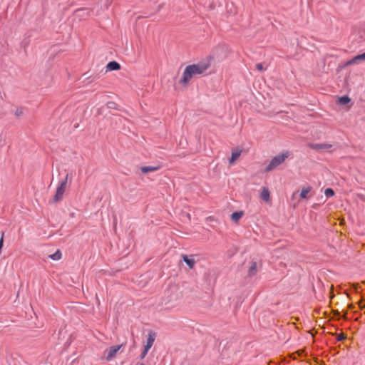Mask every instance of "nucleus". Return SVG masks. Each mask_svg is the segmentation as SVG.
<instances>
[{"label": "nucleus", "instance_id": "2", "mask_svg": "<svg viewBox=\"0 0 365 365\" xmlns=\"http://www.w3.org/2000/svg\"><path fill=\"white\" fill-rule=\"evenodd\" d=\"M289 155V152L286 151L272 158L269 163L265 168V172H270L275 169L277 166L283 163Z\"/></svg>", "mask_w": 365, "mask_h": 365}, {"label": "nucleus", "instance_id": "5", "mask_svg": "<svg viewBox=\"0 0 365 365\" xmlns=\"http://www.w3.org/2000/svg\"><path fill=\"white\" fill-rule=\"evenodd\" d=\"M182 258L190 269H193L196 264L195 255H182Z\"/></svg>", "mask_w": 365, "mask_h": 365}, {"label": "nucleus", "instance_id": "11", "mask_svg": "<svg viewBox=\"0 0 365 365\" xmlns=\"http://www.w3.org/2000/svg\"><path fill=\"white\" fill-rule=\"evenodd\" d=\"M106 68L108 71H117L120 68V66L116 61H110L107 64Z\"/></svg>", "mask_w": 365, "mask_h": 365}, {"label": "nucleus", "instance_id": "8", "mask_svg": "<svg viewBox=\"0 0 365 365\" xmlns=\"http://www.w3.org/2000/svg\"><path fill=\"white\" fill-rule=\"evenodd\" d=\"M309 147L314 150H328L331 147V145L327 143H316L312 144Z\"/></svg>", "mask_w": 365, "mask_h": 365}, {"label": "nucleus", "instance_id": "16", "mask_svg": "<svg viewBox=\"0 0 365 365\" xmlns=\"http://www.w3.org/2000/svg\"><path fill=\"white\" fill-rule=\"evenodd\" d=\"M351 99L348 96H341L338 98V103L341 105H346L350 102Z\"/></svg>", "mask_w": 365, "mask_h": 365}, {"label": "nucleus", "instance_id": "19", "mask_svg": "<svg viewBox=\"0 0 365 365\" xmlns=\"http://www.w3.org/2000/svg\"><path fill=\"white\" fill-rule=\"evenodd\" d=\"M324 194H325V195H326L327 197H330L334 196V190H333L331 188H327V189L324 190Z\"/></svg>", "mask_w": 365, "mask_h": 365}, {"label": "nucleus", "instance_id": "15", "mask_svg": "<svg viewBox=\"0 0 365 365\" xmlns=\"http://www.w3.org/2000/svg\"><path fill=\"white\" fill-rule=\"evenodd\" d=\"M311 190L312 187L310 186L303 187L299 194L300 197L303 199L307 198V195L310 192Z\"/></svg>", "mask_w": 365, "mask_h": 365}, {"label": "nucleus", "instance_id": "20", "mask_svg": "<svg viewBox=\"0 0 365 365\" xmlns=\"http://www.w3.org/2000/svg\"><path fill=\"white\" fill-rule=\"evenodd\" d=\"M148 351H149V350L145 349L144 348V349H143V352H142V353H141V354H140V359H144V358H145V356H146V354H148Z\"/></svg>", "mask_w": 365, "mask_h": 365}, {"label": "nucleus", "instance_id": "3", "mask_svg": "<svg viewBox=\"0 0 365 365\" xmlns=\"http://www.w3.org/2000/svg\"><path fill=\"white\" fill-rule=\"evenodd\" d=\"M68 175L67 174L65 178L58 182V186L56 187V194L53 197V202H57L60 201L66 192L67 182H68Z\"/></svg>", "mask_w": 365, "mask_h": 365}, {"label": "nucleus", "instance_id": "6", "mask_svg": "<svg viewBox=\"0 0 365 365\" xmlns=\"http://www.w3.org/2000/svg\"><path fill=\"white\" fill-rule=\"evenodd\" d=\"M362 61H365V52L361 54H359L347 61L346 63V66L353 65V64H358Z\"/></svg>", "mask_w": 365, "mask_h": 365}, {"label": "nucleus", "instance_id": "22", "mask_svg": "<svg viewBox=\"0 0 365 365\" xmlns=\"http://www.w3.org/2000/svg\"><path fill=\"white\" fill-rule=\"evenodd\" d=\"M359 306H360V307H361V309L364 308V307H365V302H361L359 303Z\"/></svg>", "mask_w": 365, "mask_h": 365}, {"label": "nucleus", "instance_id": "17", "mask_svg": "<svg viewBox=\"0 0 365 365\" xmlns=\"http://www.w3.org/2000/svg\"><path fill=\"white\" fill-rule=\"evenodd\" d=\"M61 256H62L61 252L59 250H57L54 254L51 255L49 257L53 260L57 261V260L61 259Z\"/></svg>", "mask_w": 365, "mask_h": 365}, {"label": "nucleus", "instance_id": "10", "mask_svg": "<svg viewBox=\"0 0 365 365\" xmlns=\"http://www.w3.org/2000/svg\"><path fill=\"white\" fill-rule=\"evenodd\" d=\"M240 155H241V150H237V149L232 150V156L229 160L230 163V164L234 163V162L238 159V158L240 156Z\"/></svg>", "mask_w": 365, "mask_h": 365}, {"label": "nucleus", "instance_id": "9", "mask_svg": "<svg viewBox=\"0 0 365 365\" xmlns=\"http://www.w3.org/2000/svg\"><path fill=\"white\" fill-rule=\"evenodd\" d=\"M260 198L265 202H269L270 200V192L268 188L263 187L260 193Z\"/></svg>", "mask_w": 365, "mask_h": 365}, {"label": "nucleus", "instance_id": "12", "mask_svg": "<svg viewBox=\"0 0 365 365\" xmlns=\"http://www.w3.org/2000/svg\"><path fill=\"white\" fill-rule=\"evenodd\" d=\"M244 212L242 211L235 212L231 215V219L235 222H237L243 216Z\"/></svg>", "mask_w": 365, "mask_h": 365}, {"label": "nucleus", "instance_id": "24", "mask_svg": "<svg viewBox=\"0 0 365 365\" xmlns=\"http://www.w3.org/2000/svg\"><path fill=\"white\" fill-rule=\"evenodd\" d=\"M141 365H143V364H141Z\"/></svg>", "mask_w": 365, "mask_h": 365}, {"label": "nucleus", "instance_id": "14", "mask_svg": "<svg viewBox=\"0 0 365 365\" xmlns=\"http://www.w3.org/2000/svg\"><path fill=\"white\" fill-rule=\"evenodd\" d=\"M257 272V266L255 262H252L250 264V267L248 269V274L250 276L255 275Z\"/></svg>", "mask_w": 365, "mask_h": 365}, {"label": "nucleus", "instance_id": "18", "mask_svg": "<svg viewBox=\"0 0 365 365\" xmlns=\"http://www.w3.org/2000/svg\"><path fill=\"white\" fill-rule=\"evenodd\" d=\"M24 113V109L22 108H18L14 111V115L18 118L23 116Z\"/></svg>", "mask_w": 365, "mask_h": 365}, {"label": "nucleus", "instance_id": "4", "mask_svg": "<svg viewBox=\"0 0 365 365\" xmlns=\"http://www.w3.org/2000/svg\"><path fill=\"white\" fill-rule=\"evenodd\" d=\"M123 346V344L118 345V346H110L109 349L105 351L106 359L107 361H110L113 358L115 357L118 351L120 350V349Z\"/></svg>", "mask_w": 365, "mask_h": 365}, {"label": "nucleus", "instance_id": "13", "mask_svg": "<svg viewBox=\"0 0 365 365\" xmlns=\"http://www.w3.org/2000/svg\"><path fill=\"white\" fill-rule=\"evenodd\" d=\"M141 171L143 173H148L149 172H155L159 170V167L158 166H144L140 168Z\"/></svg>", "mask_w": 365, "mask_h": 365}, {"label": "nucleus", "instance_id": "1", "mask_svg": "<svg viewBox=\"0 0 365 365\" xmlns=\"http://www.w3.org/2000/svg\"><path fill=\"white\" fill-rule=\"evenodd\" d=\"M208 67L209 66L205 63L192 64L186 66L179 83L186 86L192 77L203 73Z\"/></svg>", "mask_w": 365, "mask_h": 365}, {"label": "nucleus", "instance_id": "23", "mask_svg": "<svg viewBox=\"0 0 365 365\" xmlns=\"http://www.w3.org/2000/svg\"><path fill=\"white\" fill-rule=\"evenodd\" d=\"M344 339V334H339V336H338V339H339V340H342V339Z\"/></svg>", "mask_w": 365, "mask_h": 365}, {"label": "nucleus", "instance_id": "7", "mask_svg": "<svg viewBox=\"0 0 365 365\" xmlns=\"http://www.w3.org/2000/svg\"><path fill=\"white\" fill-rule=\"evenodd\" d=\"M155 337H156V334L155 332L150 331L148 333V336L147 339L146 344L144 346V348L145 349L149 350L152 347V346L153 345V343L155 341Z\"/></svg>", "mask_w": 365, "mask_h": 365}, {"label": "nucleus", "instance_id": "21", "mask_svg": "<svg viewBox=\"0 0 365 365\" xmlns=\"http://www.w3.org/2000/svg\"><path fill=\"white\" fill-rule=\"evenodd\" d=\"M256 68H257V69L258 71H264V66H263V65H262V63H257V64L256 65Z\"/></svg>", "mask_w": 365, "mask_h": 365}]
</instances>
